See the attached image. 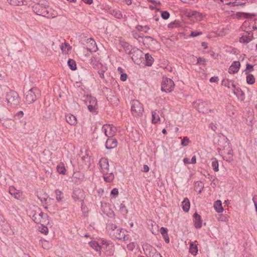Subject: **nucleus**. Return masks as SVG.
Returning <instances> with one entry per match:
<instances>
[{"label": "nucleus", "instance_id": "nucleus-1", "mask_svg": "<svg viewBox=\"0 0 257 257\" xmlns=\"http://www.w3.org/2000/svg\"><path fill=\"white\" fill-rule=\"evenodd\" d=\"M99 166L100 171L103 174L104 180L106 182H112L114 176L112 171L109 170V165L108 160L106 158H102L99 161Z\"/></svg>", "mask_w": 257, "mask_h": 257}, {"label": "nucleus", "instance_id": "nucleus-2", "mask_svg": "<svg viewBox=\"0 0 257 257\" xmlns=\"http://www.w3.org/2000/svg\"><path fill=\"white\" fill-rule=\"evenodd\" d=\"M6 98L9 106L12 107H16L19 105L20 97L16 91L10 90L9 92H7Z\"/></svg>", "mask_w": 257, "mask_h": 257}, {"label": "nucleus", "instance_id": "nucleus-3", "mask_svg": "<svg viewBox=\"0 0 257 257\" xmlns=\"http://www.w3.org/2000/svg\"><path fill=\"white\" fill-rule=\"evenodd\" d=\"M132 114L135 116H140L143 114L144 107L143 104L138 100L134 99L131 102Z\"/></svg>", "mask_w": 257, "mask_h": 257}, {"label": "nucleus", "instance_id": "nucleus-4", "mask_svg": "<svg viewBox=\"0 0 257 257\" xmlns=\"http://www.w3.org/2000/svg\"><path fill=\"white\" fill-rule=\"evenodd\" d=\"M38 93V89L36 87H33L25 93V101L30 104L35 102L37 99V94Z\"/></svg>", "mask_w": 257, "mask_h": 257}, {"label": "nucleus", "instance_id": "nucleus-5", "mask_svg": "<svg viewBox=\"0 0 257 257\" xmlns=\"http://www.w3.org/2000/svg\"><path fill=\"white\" fill-rule=\"evenodd\" d=\"M222 141L224 142V145H222L220 144H219V148H218V150L221 151V154L222 155H228L230 156V157H229V158L227 159V160H228L231 159V158L232 157V150L230 147L229 143L227 141L226 138H223Z\"/></svg>", "mask_w": 257, "mask_h": 257}, {"label": "nucleus", "instance_id": "nucleus-6", "mask_svg": "<svg viewBox=\"0 0 257 257\" xmlns=\"http://www.w3.org/2000/svg\"><path fill=\"white\" fill-rule=\"evenodd\" d=\"M133 61L136 64H139L143 58V52L137 48H132L129 52Z\"/></svg>", "mask_w": 257, "mask_h": 257}, {"label": "nucleus", "instance_id": "nucleus-7", "mask_svg": "<svg viewBox=\"0 0 257 257\" xmlns=\"http://www.w3.org/2000/svg\"><path fill=\"white\" fill-rule=\"evenodd\" d=\"M174 85L175 84L171 79L168 78H163L161 90L167 93L170 92L173 90Z\"/></svg>", "mask_w": 257, "mask_h": 257}, {"label": "nucleus", "instance_id": "nucleus-8", "mask_svg": "<svg viewBox=\"0 0 257 257\" xmlns=\"http://www.w3.org/2000/svg\"><path fill=\"white\" fill-rule=\"evenodd\" d=\"M196 108L200 112L203 113H208L211 112L210 104L200 100H198Z\"/></svg>", "mask_w": 257, "mask_h": 257}, {"label": "nucleus", "instance_id": "nucleus-9", "mask_svg": "<svg viewBox=\"0 0 257 257\" xmlns=\"http://www.w3.org/2000/svg\"><path fill=\"white\" fill-rule=\"evenodd\" d=\"M72 197L75 201H81L84 197V191L79 188H75L73 191Z\"/></svg>", "mask_w": 257, "mask_h": 257}, {"label": "nucleus", "instance_id": "nucleus-10", "mask_svg": "<svg viewBox=\"0 0 257 257\" xmlns=\"http://www.w3.org/2000/svg\"><path fill=\"white\" fill-rule=\"evenodd\" d=\"M102 132L108 138L112 137L115 133V128L110 124H104L101 128Z\"/></svg>", "mask_w": 257, "mask_h": 257}, {"label": "nucleus", "instance_id": "nucleus-11", "mask_svg": "<svg viewBox=\"0 0 257 257\" xmlns=\"http://www.w3.org/2000/svg\"><path fill=\"white\" fill-rule=\"evenodd\" d=\"M112 238L117 239L118 240L124 238L125 233L124 230L117 227L116 229L112 233H110V235Z\"/></svg>", "mask_w": 257, "mask_h": 257}, {"label": "nucleus", "instance_id": "nucleus-12", "mask_svg": "<svg viewBox=\"0 0 257 257\" xmlns=\"http://www.w3.org/2000/svg\"><path fill=\"white\" fill-rule=\"evenodd\" d=\"M89 63L94 69H98L102 65L100 58L96 55H93L90 58Z\"/></svg>", "mask_w": 257, "mask_h": 257}, {"label": "nucleus", "instance_id": "nucleus-13", "mask_svg": "<svg viewBox=\"0 0 257 257\" xmlns=\"http://www.w3.org/2000/svg\"><path fill=\"white\" fill-rule=\"evenodd\" d=\"M240 67V63L238 61H233L228 68L229 74H235L238 72Z\"/></svg>", "mask_w": 257, "mask_h": 257}, {"label": "nucleus", "instance_id": "nucleus-14", "mask_svg": "<svg viewBox=\"0 0 257 257\" xmlns=\"http://www.w3.org/2000/svg\"><path fill=\"white\" fill-rule=\"evenodd\" d=\"M253 38V34L251 32L245 33L239 38V42L241 43L247 44L250 42Z\"/></svg>", "mask_w": 257, "mask_h": 257}, {"label": "nucleus", "instance_id": "nucleus-15", "mask_svg": "<svg viewBox=\"0 0 257 257\" xmlns=\"http://www.w3.org/2000/svg\"><path fill=\"white\" fill-rule=\"evenodd\" d=\"M193 222L196 228L199 229L201 228L202 226V220L200 215L196 212L193 214Z\"/></svg>", "mask_w": 257, "mask_h": 257}, {"label": "nucleus", "instance_id": "nucleus-16", "mask_svg": "<svg viewBox=\"0 0 257 257\" xmlns=\"http://www.w3.org/2000/svg\"><path fill=\"white\" fill-rule=\"evenodd\" d=\"M117 140L112 137L108 138L105 143V148L107 149H111L117 147Z\"/></svg>", "mask_w": 257, "mask_h": 257}, {"label": "nucleus", "instance_id": "nucleus-17", "mask_svg": "<svg viewBox=\"0 0 257 257\" xmlns=\"http://www.w3.org/2000/svg\"><path fill=\"white\" fill-rule=\"evenodd\" d=\"M141 42H142L146 46L150 47V46L155 44L156 41L151 37L144 36Z\"/></svg>", "mask_w": 257, "mask_h": 257}, {"label": "nucleus", "instance_id": "nucleus-18", "mask_svg": "<svg viewBox=\"0 0 257 257\" xmlns=\"http://www.w3.org/2000/svg\"><path fill=\"white\" fill-rule=\"evenodd\" d=\"M232 90L233 93H234V95H236L238 99H240L241 101L244 99V93L241 90L240 88L236 87V85H235V88H233Z\"/></svg>", "mask_w": 257, "mask_h": 257}, {"label": "nucleus", "instance_id": "nucleus-19", "mask_svg": "<svg viewBox=\"0 0 257 257\" xmlns=\"http://www.w3.org/2000/svg\"><path fill=\"white\" fill-rule=\"evenodd\" d=\"M107 255H113L114 252V244L110 242L103 248Z\"/></svg>", "mask_w": 257, "mask_h": 257}, {"label": "nucleus", "instance_id": "nucleus-20", "mask_svg": "<svg viewBox=\"0 0 257 257\" xmlns=\"http://www.w3.org/2000/svg\"><path fill=\"white\" fill-rule=\"evenodd\" d=\"M183 25V21H181L179 20H175V21L170 23L168 25V27L169 29H172L174 28H177L181 27H182Z\"/></svg>", "mask_w": 257, "mask_h": 257}, {"label": "nucleus", "instance_id": "nucleus-21", "mask_svg": "<svg viewBox=\"0 0 257 257\" xmlns=\"http://www.w3.org/2000/svg\"><path fill=\"white\" fill-rule=\"evenodd\" d=\"M87 43H89L90 45L87 48V49L90 51L96 52L98 48L96 42L92 38H88L87 39Z\"/></svg>", "mask_w": 257, "mask_h": 257}, {"label": "nucleus", "instance_id": "nucleus-22", "mask_svg": "<svg viewBox=\"0 0 257 257\" xmlns=\"http://www.w3.org/2000/svg\"><path fill=\"white\" fill-rule=\"evenodd\" d=\"M66 121L71 125H75L77 123V118L75 116L72 114H67L65 116Z\"/></svg>", "mask_w": 257, "mask_h": 257}, {"label": "nucleus", "instance_id": "nucleus-23", "mask_svg": "<svg viewBox=\"0 0 257 257\" xmlns=\"http://www.w3.org/2000/svg\"><path fill=\"white\" fill-rule=\"evenodd\" d=\"M221 84L228 88L231 89L235 88V84L233 80L229 79H223L221 82Z\"/></svg>", "mask_w": 257, "mask_h": 257}, {"label": "nucleus", "instance_id": "nucleus-24", "mask_svg": "<svg viewBox=\"0 0 257 257\" xmlns=\"http://www.w3.org/2000/svg\"><path fill=\"white\" fill-rule=\"evenodd\" d=\"M181 205L184 211L185 212H188L190 207V203L188 198H185L182 201Z\"/></svg>", "mask_w": 257, "mask_h": 257}, {"label": "nucleus", "instance_id": "nucleus-25", "mask_svg": "<svg viewBox=\"0 0 257 257\" xmlns=\"http://www.w3.org/2000/svg\"><path fill=\"white\" fill-rule=\"evenodd\" d=\"M189 252L195 255L198 252V247L195 242H191L189 245Z\"/></svg>", "mask_w": 257, "mask_h": 257}, {"label": "nucleus", "instance_id": "nucleus-26", "mask_svg": "<svg viewBox=\"0 0 257 257\" xmlns=\"http://www.w3.org/2000/svg\"><path fill=\"white\" fill-rule=\"evenodd\" d=\"M191 58L193 59V62L196 61V62L194 64L195 65H206V61L203 58H197L194 57V56H192Z\"/></svg>", "mask_w": 257, "mask_h": 257}, {"label": "nucleus", "instance_id": "nucleus-27", "mask_svg": "<svg viewBox=\"0 0 257 257\" xmlns=\"http://www.w3.org/2000/svg\"><path fill=\"white\" fill-rule=\"evenodd\" d=\"M214 207L215 211L218 213H221L223 211V208L222 206V203L220 200L216 201L214 204Z\"/></svg>", "mask_w": 257, "mask_h": 257}, {"label": "nucleus", "instance_id": "nucleus-28", "mask_svg": "<svg viewBox=\"0 0 257 257\" xmlns=\"http://www.w3.org/2000/svg\"><path fill=\"white\" fill-rule=\"evenodd\" d=\"M9 193L16 199H19L20 197L19 191L17 190L14 186H11L9 188Z\"/></svg>", "mask_w": 257, "mask_h": 257}, {"label": "nucleus", "instance_id": "nucleus-29", "mask_svg": "<svg viewBox=\"0 0 257 257\" xmlns=\"http://www.w3.org/2000/svg\"><path fill=\"white\" fill-rule=\"evenodd\" d=\"M89 244L95 250L98 251L99 254H101V247L96 241H91L89 242Z\"/></svg>", "mask_w": 257, "mask_h": 257}, {"label": "nucleus", "instance_id": "nucleus-30", "mask_svg": "<svg viewBox=\"0 0 257 257\" xmlns=\"http://www.w3.org/2000/svg\"><path fill=\"white\" fill-rule=\"evenodd\" d=\"M40 220L41 222L39 223L42 224H46L49 222L48 216L47 214L40 212Z\"/></svg>", "mask_w": 257, "mask_h": 257}, {"label": "nucleus", "instance_id": "nucleus-31", "mask_svg": "<svg viewBox=\"0 0 257 257\" xmlns=\"http://www.w3.org/2000/svg\"><path fill=\"white\" fill-rule=\"evenodd\" d=\"M146 65L148 66H151L154 62V58L149 53L145 54Z\"/></svg>", "mask_w": 257, "mask_h": 257}, {"label": "nucleus", "instance_id": "nucleus-32", "mask_svg": "<svg viewBox=\"0 0 257 257\" xmlns=\"http://www.w3.org/2000/svg\"><path fill=\"white\" fill-rule=\"evenodd\" d=\"M132 34L133 37L138 40L140 42H141L142 39L143 38L144 35L143 34L141 33L140 32L138 33L137 32H135L134 31H133L132 32Z\"/></svg>", "mask_w": 257, "mask_h": 257}, {"label": "nucleus", "instance_id": "nucleus-33", "mask_svg": "<svg viewBox=\"0 0 257 257\" xmlns=\"http://www.w3.org/2000/svg\"><path fill=\"white\" fill-rule=\"evenodd\" d=\"M136 29L139 31V32H144L147 33L148 30L150 29V28L148 26H142V25H137L136 27Z\"/></svg>", "mask_w": 257, "mask_h": 257}, {"label": "nucleus", "instance_id": "nucleus-34", "mask_svg": "<svg viewBox=\"0 0 257 257\" xmlns=\"http://www.w3.org/2000/svg\"><path fill=\"white\" fill-rule=\"evenodd\" d=\"M211 166L212 167V168H213V170L215 172L218 171V170H219V168H218L219 165H218V161L217 160V159L216 158H213L211 159Z\"/></svg>", "mask_w": 257, "mask_h": 257}, {"label": "nucleus", "instance_id": "nucleus-35", "mask_svg": "<svg viewBox=\"0 0 257 257\" xmlns=\"http://www.w3.org/2000/svg\"><path fill=\"white\" fill-rule=\"evenodd\" d=\"M204 188L203 183L201 181H198L195 183V188L198 193H200Z\"/></svg>", "mask_w": 257, "mask_h": 257}, {"label": "nucleus", "instance_id": "nucleus-36", "mask_svg": "<svg viewBox=\"0 0 257 257\" xmlns=\"http://www.w3.org/2000/svg\"><path fill=\"white\" fill-rule=\"evenodd\" d=\"M246 82L248 84H253L255 83V78L251 74H247L246 77Z\"/></svg>", "mask_w": 257, "mask_h": 257}, {"label": "nucleus", "instance_id": "nucleus-37", "mask_svg": "<svg viewBox=\"0 0 257 257\" xmlns=\"http://www.w3.org/2000/svg\"><path fill=\"white\" fill-rule=\"evenodd\" d=\"M41 211L35 212L32 215V218L36 223H39L41 222L40 220V215Z\"/></svg>", "mask_w": 257, "mask_h": 257}, {"label": "nucleus", "instance_id": "nucleus-38", "mask_svg": "<svg viewBox=\"0 0 257 257\" xmlns=\"http://www.w3.org/2000/svg\"><path fill=\"white\" fill-rule=\"evenodd\" d=\"M61 49L63 52L66 53L71 50V47L68 43L65 42L61 44Z\"/></svg>", "mask_w": 257, "mask_h": 257}, {"label": "nucleus", "instance_id": "nucleus-39", "mask_svg": "<svg viewBox=\"0 0 257 257\" xmlns=\"http://www.w3.org/2000/svg\"><path fill=\"white\" fill-rule=\"evenodd\" d=\"M68 65L71 70H75L77 68L75 61L71 59H69L67 62Z\"/></svg>", "mask_w": 257, "mask_h": 257}, {"label": "nucleus", "instance_id": "nucleus-40", "mask_svg": "<svg viewBox=\"0 0 257 257\" xmlns=\"http://www.w3.org/2000/svg\"><path fill=\"white\" fill-rule=\"evenodd\" d=\"M9 3L14 6H22L24 5V0H7Z\"/></svg>", "mask_w": 257, "mask_h": 257}, {"label": "nucleus", "instance_id": "nucleus-41", "mask_svg": "<svg viewBox=\"0 0 257 257\" xmlns=\"http://www.w3.org/2000/svg\"><path fill=\"white\" fill-rule=\"evenodd\" d=\"M117 227V226L115 224L112 223L109 224L108 225H107L106 227V229L109 235H110V233L113 232L114 230L116 229Z\"/></svg>", "mask_w": 257, "mask_h": 257}, {"label": "nucleus", "instance_id": "nucleus-42", "mask_svg": "<svg viewBox=\"0 0 257 257\" xmlns=\"http://www.w3.org/2000/svg\"><path fill=\"white\" fill-rule=\"evenodd\" d=\"M160 117L156 112L153 111L152 112V121L153 123H156L160 120Z\"/></svg>", "mask_w": 257, "mask_h": 257}, {"label": "nucleus", "instance_id": "nucleus-43", "mask_svg": "<svg viewBox=\"0 0 257 257\" xmlns=\"http://www.w3.org/2000/svg\"><path fill=\"white\" fill-rule=\"evenodd\" d=\"M57 170L59 174H65L66 169L63 164H60L57 166Z\"/></svg>", "mask_w": 257, "mask_h": 257}, {"label": "nucleus", "instance_id": "nucleus-44", "mask_svg": "<svg viewBox=\"0 0 257 257\" xmlns=\"http://www.w3.org/2000/svg\"><path fill=\"white\" fill-rule=\"evenodd\" d=\"M56 198L58 201H61L63 198V193L61 191L56 189L55 190Z\"/></svg>", "mask_w": 257, "mask_h": 257}, {"label": "nucleus", "instance_id": "nucleus-45", "mask_svg": "<svg viewBox=\"0 0 257 257\" xmlns=\"http://www.w3.org/2000/svg\"><path fill=\"white\" fill-rule=\"evenodd\" d=\"M87 101H89L88 105L97 106V101L95 97L90 96L88 98Z\"/></svg>", "mask_w": 257, "mask_h": 257}, {"label": "nucleus", "instance_id": "nucleus-46", "mask_svg": "<svg viewBox=\"0 0 257 257\" xmlns=\"http://www.w3.org/2000/svg\"><path fill=\"white\" fill-rule=\"evenodd\" d=\"M38 11H37L35 13L36 14L39 16H45L46 13H48L47 10H46L45 8H43L41 7V10L40 11V9L39 8Z\"/></svg>", "mask_w": 257, "mask_h": 257}, {"label": "nucleus", "instance_id": "nucleus-47", "mask_svg": "<svg viewBox=\"0 0 257 257\" xmlns=\"http://www.w3.org/2000/svg\"><path fill=\"white\" fill-rule=\"evenodd\" d=\"M119 211L123 216H125L127 213V209L126 206L122 203L119 206Z\"/></svg>", "mask_w": 257, "mask_h": 257}, {"label": "nucleus", "instance_id": "nucleus-48", "mask_svg": "<svg viewBox=\"0 0 257 257\" xmlns=\"http://www.w3.org/2000/svg\"><path fill=\"white\" fill-rule=\"evenodd\" d=\"M217 219L219 221L227 222L229 220V216L226 214H220Z\"/></svg>", "mask_w": 257, "mask_h": 257}, {"label": "nucleus", "instance_id": "nucleus-49", "mask_svg": "<svg viewBox=\"0 0 257 257\" xmlns=\"http://www.w3.org/2000/svg\"><path fill=\"white\" fill-rule=\"evenodd\" d=\"M87 107L90 112H92L93 114L97 113L98 106L87 105Z\"/></svg>", "mask_w": 257, "mask_h": 257}, {"label": "nucleus", "instance_id": "nucleus-50", "mask_svg": "<svg viewBox=\"0 0 257 257\" xmlns=\"http://www.w3.org/2000/svg\"><path fill=\"white\" fill-rule=\"evenodd\" d=\"M253 71V66L249 63L246 64V68L244 70L245 74H247L249 72H251Z\"/></svg>", "mask_w": 257, "mask_h": 257}, {"label": "nucleus", "instance_id": "nucleus-51", "mask_svg": "<svg viewBox=\"0 0 257 257\" xmlns=\"http://www.w3.org/2000/svg\"><path fill=\"white\" fill-rule=\"evenodd\" d=\"M40 232L45 235L48 234L49 232L48 228L47 226H44V224H42L40 227Z\"/></svg>", "mask_w": 257, "mask_h": 257}, {"label": "nucleus", "instance_id": "nucleus-52", "mask_svg": "<svg viewBox=\"0 0 257 257\" xmlns=\"http://www.w3.org/2000/svg\"><path fill=\"white\" fill-rule=\"evenodd\" d=\"M189 143V139L187 137H185L181 141V145L183 147L187 146Z\"/></svg>", "mask_w": 257, "mask_h": 257}, {"label": "nucleus", "instance_id": "nucleus-53", "mask_svg": "<svg viewBox=\"0 0 257 257\" xmlns=\"http://www.w3.org/2000/svg\"><path fill=\"white\" fill-rule=\"evenodd\" d=\"M187 16H203L202 14L199 13L195 11H192L189 13L188 15Z\"/></svg>", "mask_w": 257, "mask_h": 257}, {"label": "nucleus", "instance_id": "nucleus-54", "mask_svg": "<svg viewBox=\"0 0 257 257\" xmlns=\"http://www.w3.org/2000/svg\"><path fill=\"white\" fill-rule=\"evenodd\" d=\"M136 247V244L134 242H131L127 245L128 250L133 251Z\"/></svg>", "mask_w": 257, "mask_h": 257}, {"label": "nucleus", "instance_id": "nucleus-55", "mask_svg": "<svg viewBox=\"0 0 257 257\" xmlns=\"http://www.w3.org/2000/svg\"><path fill=\"white\" fill-rule=\"evenodd\" d=\"M201 34H202V32H201L193 31L190 33V36L192 37H195L201 35Z\"/></svg>", "mask_w": 257, "mask_h": 257}, {"label": "nucleus", "instance_id": "nucleus-56", "mask_svg": "<svg viewBox=\"0 0 257 257\" xmlns=\"http://www.w3.org/2000/svg\"><path fill=\"white\" fill-rule=\"evenodd\" d=\"M110 242L107 241L105 240H102L101 241L100 246L101 247V249H103L105 246H106L107 244H108Z\"/></svg>", "mask_w": 257, "mask_h": 257}, {"label": "nucleus", "instance_id": "nucleus-57", "mask_svg": "<svg viewBox=\"0 0 257 257\" xmlns=\"http://www.w3.org/2000/svg\"><path fill=\"white\" fill-rule=\"evenodd\" d=\"M168 229L167 228L162 227L160 228V233L162 235V236L164 235L165 234H167L168 232Z\"/></svg>", "mask_w": 257, "mask_h": 257}, {"label": "nucleus", "instance_id": "nucleus-58", "mask_svg": "<svg viewBox=\"0 0 257 257\" xmlns=\"http://www.w3.org/2000/svg\"><path fill=\"white\" fill-rule=\"evenodd\" d=\"M159 12L160 13L161 16H170V14L168 11H161L160 10Z\"/></svg>", "mask_w": 257, "mask_h": 257}, {"label": "nucleus", "instance_id": "nucleus-59", "mask_svg": "<svg viewBox=\"0 0 257 257\" xmlns=\"http://www.w3.org/2000/svg\"><path fill=\"white\" fill-rule=\"evenodd\" d=\"M127 76L125 73H121L120 75V79L122 81H125L127 79Z\"/></svg>", "mask_w": 257, "mask_h": 257}, {"label": "nucleus", "instance_id": "nucleus-60", "mask_svg": "<svg viewBox=\"0 0 257 257\" xmlns=\"http://www.w3.org/2000/svg\"><path fill=\"white\" fill-rule=\"evenodd\" d=\"M209 128H211L212 130H213V131H215L217 129V126H216V124H214L213 123H211L210 124H209Z\"/></svg>", "mask_w": 257, "mask_h": 257}, {"label": "nucleus", "instance_id": "nucleus-61", "mask_svg": "<svg viewBox=\"0 0 257 257\" xmlns=\"http://www.w3.org/2000/svg\"><path fill=\"white\" fill-rule=\"evenodd\" d=\"M118 194V190L117 188H113L111 191V194L114 195H117Z\"/></svg>", "mask_w": 257, "mask_h": 257}, {"label": "nucleus", "instance_id": "nucleus-62", "mask_svg": "<svg viewBox=\"0 0 257 257\" xmlns=\"http://www.w3.org/2000/svg\"><path fill=\"white\" fill-rule=\"evenodd\" d=\"M166 243H168L170 242V239L168 233L163 236Z\"/></svg>", "mask_w": 257, "mask_h": 257}, {"label": "nucleus", "instance_id": "nucleus-63", "mask_svg": "<svg viewBox=\"0 0 257 257\" xmlns=\"http://www.w3.org/2000/svg\"><path fill=\"white\" fill-rule=\"evenodd\" d=\"M218 81V78L216 76H214L211 77L210 79V81L211 82H217Z\"/></svg>", "mask_w": 257, "mask_h": 257}, {"label": "nucleus", "instance_id": "nucleus-64", "mask_svg": "<svg viewBox=\"0 0 257 257\" xmlns=\"http://www.w3.org/2000/svg\"><path fill=\"white\" fill-rule=\"evenodd\" d=\"M149 167L147 165H144L143 166V172H148L149 171Z\"/></svg>", "mask_w": 257, "mask_h": 257}]
</instances>
